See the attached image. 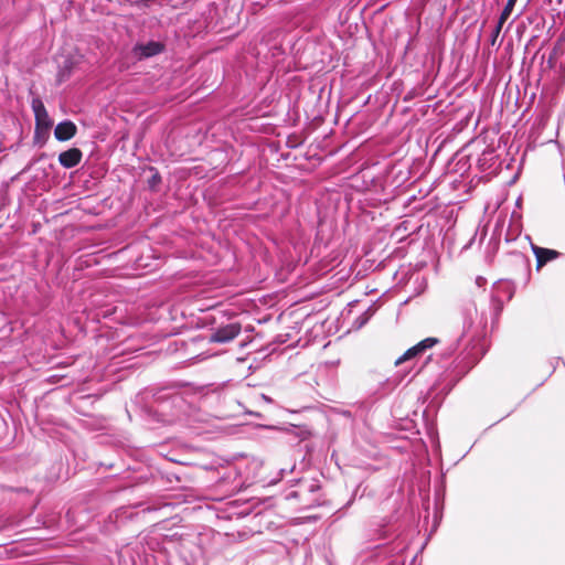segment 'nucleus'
Masks as SVG:
<instances>
[{
  "label": "nucleus",
  "mask_w": 565,
  "mask_h": 565,
  "mask_svg": "<svg viewBox=\"0 0 565 565\" xmlns=\"http://www.w3.org/2000/svg\"><path fill=\"white\" fill-rule=\"evenodd\" d=\"M32 109L35 117L36 130H49L53 121L51 120L46 108L39 98L32 100Z\"/></svg>",
  "instance_id": "1"
},
{
  "label": "nucleus",
  "mask_w": 565,
  "mask_h": 565,
  "mask_svg": "<svg viewBox=\"0 0 565 565\" xmlns=\"http://www.w3.org/2000/svg\"><path fill=\"white\" fill-rule=\"evenodd\" d=\"M241 332L238 323H230L216 329L212 335L211 341L216 343H226L235 339Z\"/></svg>",
  "instance_id": "2"
},
{
  "label": "nucleus",
  "mask_w": 565,
  "mask_h": 565,
  "mask_svg": "<svg viewBox=\"0 0 565 565\" xmlns=\"http://www.w3.org/2000/svg\"><path fill=\"white\" fill-rule=\"evenodd\" d=\"M439 342L437 338H426L418 342L416 345L409 348L402 356L396 360V364H401L404 361L411 360L419 354H423L426 350L433 348Z\"/></svg>",
  "instance_id": "3"
},
{
  "label": "nucleus",
  "mask_w": 565,
  "mask_h": 565,
  "mask_svg": "<svg viewBox=\"0 0 565 565\" xmlns=\"http://www.w3.org/2000/svg\"><path fill=\"white\" fill-rule=\"evenodd\" d=\"M82 157L83 153L78 148H71L58 154V162L62 167L71 169L81 162Z\"/></svg>",
  "instance_id": "4"
},
{
  "label": "nucleus",
  "mask_w": 565,
  "mask_h": 565,
  "mask_svg": "<svg viewBox=\"0 0 565 565\" xmlns=\"http://www.w3.org/2000/svg\"><path fill=\"white\" fill-rule=\"evenodd\" d=\"M77 131L76 125L71 120H64L54 129V136L58 141H67L72 139Z\"/></svg>",
  "instance_id": "5"
},
{
  "label": "nucleus",
  "mask_w": 565,
  "mask_h": 565,
  "mask_svg": "<svg viewBox=\"0 0 565 565\" xmlns=\"http://www.w3.org/2000/svg\"><path fill=\"white\" fill-rule=\"evenodd\" d=\"M163 50V45L160 42L157 41H149L145 44H138L135 47V52L139 57H151L159 53H161Z\"/></svg>",
  "instance_id": "6"
},
{
  "label": "nucleus",
  "mask_w": 565,
  "mask_h": 565,
  "mask_svg": "<svg viewBox=\"0 0 565 565\" xmlns=\"http://www.w3.org/2000/svg\"><path fill=\"white\" fill-rule=\"evenodd\" d=\"M533 252L536 257V267L540 269L543 267L547 262L554 259L557 257V252L553 249L542 248L539 246H533Z\"/></svg>",
  "instance_id": "7"
},
{
  "label": "nucleus",
  "mask_w": 565,
  "mask_h": 565,
  "mask_svg": "<svg viewBox=\"0 0 565 565\" xmlns=\"http://www.w3.org/2000/svg\"><path fill=\"white\" fill-rule=\"evenodd\" d=\"M515 2H516V0H508V2H507V4H505L504 9L502 10V12H501V14H500L499 21H498V23H497V26H495V30H494L495 34H499V33H500V31H501V29H502V26H503L504 22H505V21L509 19V17L511 15L512 10H513V8H514V6H515Z\"/></svg>",
  "instance_id": "8"
},
{
  "label": "nucleus",
  "mask_w": 565,
  "mask_h": 565,
  "mask_svg": "<svg viewBox=\"0 0 565 565\" xmlns=\"http://www.w3.org/2000/svg\"><path fill=\"white\" fill-rule=\"evenodd\" d=\"M497 290L503 289L507 292V299L510 300L513 296V288L508 282H500L497 285Z\"/></svg>",
  "instance_id": "9"
},
{
  "label": "nucleus",
  "mask_w": 565,
  "mask_h": 565,
  "mask_svg": "<svg viewBox=\"0 0 565 565\" xmlns=\"http://www.w3.org/2000/svg\"><path fill=\"white\" fill-rule=\"evenodd\" d=\"M263 398L266 401V402H271V399L265 395H263Z\"/></svg>",
  "instance_id": "10"
}]
</instances>
